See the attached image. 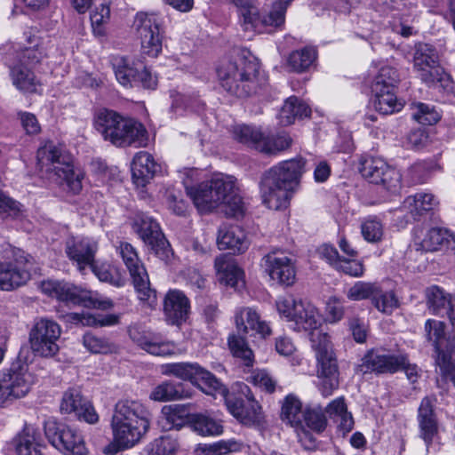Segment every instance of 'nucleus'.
Listing matches in <instances>:
<instances>
[{
    "label": "nucleus",
    "mask_w": 455,
    "mask_h": 455,
    "mask_svg": "<svg viewBox=\"0 0 455 455\" xmlns=\"http://www.w3.org/2000/svg\"><path fill=\"white\" fill-rule=\"evenodd\" d=\"M305 164L303 158H293L266 171L259 182L263 204L275 211L287 208L293 191L299 184Z\"/></svg>",
    "instance_id": "nucleus-1"
},
{
    "label": "nucleus",
    "mask_w": 455,
    "mask_h": 455,
    "mask_svg": "<svg viewBox=\"0 0 455 455\" xmlns=\"http://www.w3.org/2000/svg\"><path fill=\"white\" fill-rule=\"evenodd\" d=\"M187 193L202 213L225 205L226 213L229 216L239 218L243 214V203L235 190L233 177L224 174L214 175L211 180L197 186L188 187Z\"/></svg>",
    "instance_id": "nucleus-2"
},
{
    "label": "nucleus",
    "mask_w": 455,
    "mask_h": 455,
    "mask_svg": "<svg viewBox=\"0 0 455 455\" xmlns=\"http://www.w3.org/2000/svg\"><path fill=\"white\" fill-rule=\"evenodd\" d=\"M217 76L220 86L237 98H247L257 93L267 83L254 57L238 56L234 60H222L217 68Z\"/></svg>",
    "instance_id": "nucleus-3"
},
{
    "label": "nucleus",
    "mask_w": 455,
    "mask_h": 455,
    "mask_svg": "<svg viewBox=\"0 0 455 455\" xmlns=\"http://www.w3.org/2000/svg\"><path fill=\"white\" fill-rule=\"evenodd\" d=\"M150 413L139 400L123 399L116 403L111 421L114 443L119 449L137 444L148 431Z\"/></svg>",
    "instance_id": "nucleus-4"
},
{
    "label": "nucleus",
    "mask_w": 455,
    "mask_h": 455,
    "mask_svg": "<svg viewBox=\"0 0 455 455\" xmlns=\"http://www.w3.org/2000/svg\"><path fill=\"white\" fill-rule=\"evenodd\" d=\"M94 126L105 140L116 147L146 145L145 127L132 119L124 118L114 110L100 109L94 116Z\"/></svg>",
    "instance_id": "nucleus-5"
},
{
    "label": "nucleus",
    "mask_w": 455,
    "mask_h": 455,
    "mask_svg": "<svg viewBox=\"0 0 455 455\" xmlns=\"http://www.w3.org/2000/svg\"><path fill=\"white\" fill-rule=\"evenodd\" d=\"M311 347L315 352L317 376L321 379L319 388L322 395L327 397L339 386L338 360L326 332H313Z\"/></svg>",
    "instance_id": "nucleus-6"
},
{
    "label": "nucleus",
    "mask_w": 455,
    "mask_h": 455,
    "mask_svg": "<svg viewBox=\"0 0 455 455\" xmlns=\"http://www.w3.org/2000/svg\"><path fill=\"white\" fill-rule=\"evenodd\" d=\"M413 71L417 77L428 87L448 89L450 76L439 63L436 49L426 43H418L414 46L412 56Z\"/></svg>",
    "instance_id": "nucleus-7"
},
{
    "label": "nucleus",
    "mask_w": 455,
    "mask_h": 455,
    "mask_svg": "<svg viewBox=\"0 0 455 455\" xmlns=\"http://www.w3.org/2000/svg\"><path fill=\"white\" fill-rule=\"evenodd\" d=\"M41 290L44 294L68 304L99 309H108L113 306L111 300H100L93 297L92 291L66 282L44 281Z\"/></svg>",
    "instance_id": "nucleus-8"
},
{
    "label": "nucleus",
    "mask_w": 455,
    "mask_h": 455,
    "mask_svg": "<svg viewBox=\"0 0 455 455\" xmlns=\"http://www.w3.org/2000/svg\"><path fill=\"white\" fill-rule=\"evenodd\" d=\"M116 250L130 273L139 299L154 307L156 304V291L150 286L148 272L136 249L127 242H120Z\"/></svg>",
    "instance_id": "nucleus-9"
},
{
    "label": "nucleus",
    "mask_w": 455,
    "mask_h": 455,
    "mask_svg": "<svg viewBox=\"0 0 455 455\" xmlns=\"http://www.w3.org/2000/svg\"><path fill=\"white\" fill-rule=\"evenodd\" d=\"M132 228L161 260L171 259L172 250L156 220L147 213L138 212L133 218Z\"/></svg>",
    "instance_id": "nucleus-10"
},
{
    "label": "nucleus",
    "mask_w": 455,
    "mask_h": 455,
    "mask_svg": "<svg viewBox=\"0 0 455 455\" xmlns=\"http://www.w3.org/2000/svg\"><path fill=\"white\" fill-rule=\"evenodd\" d=\"M44 435L50 443L65 455H87L82 435L69 426L48 420L44 422Z\"/></svg>",
    "instance_id": "nucleus-11"
},
{
    "label": "nucleus",
    "mask_w": 455,
    "mask_h": 455,
    "mask_svg": "<svg viewBox=\"0 0 455 455\" xmlns=\"http://www.w3.org/2000/svg\"><path fill=\"white\" fill-rule=\"evenodd\" d=\"M61 334L60 326L53 320L42 317L38 319L29 331L31 350L42 357H52L60 349L58 340Z\"/></svg>",
    "instance_id": "nucleus-12"
},
{
    "label": "nucleus",
    "mask_w": 455,
    "mask_h": 455,
    "mask_svg": "<svg viewBox=\"0 0 455 455\" xmlns=\"http://www.w3.org/2000/svg\"><path fill=\"white\" fill-rule=\"evenodd\" d=\"M34 382L33 375L25 364H12L0 379V406H6L27 395Z\"/></svg>",
    "instance_id": "nucleus-13"
},
{
    "label": "nucleus",
    "mask_w": 455,
    "mask_h": 455,
    "mask_svg": "<svg viewBox=\"0 0 455 455\" xmlns=\"http://www.w3.org/2000/svg\"><path fill=\"white\" fill-rule=\"evenodd\" d=\"M162 20L156 13L140 12L136 14L134 26L140 40L142 53L157 57L162 51Z\"/></svg>",
    "instance_id": "nucleus-14"
},
{
    "label": "nucleus",
    "mask_w": 455,
    "mask_h": 455,
    "mask_svg": "<svg viewBox=\"0 0 455 455\" xmlns=\"http://www.w3.org/2000/svg\"><path fill=\"white\" fill-rule=\"evenodd\" d=\"M242 390L243 395L228 394L225 398L228 411L242 424L259 425L263 420V411L251 389L245 386Z\"/></svg>",
    "instance_id": "nucleus-15"
},
{
    "label": "nucleus",
    "mask_w": 455,
    "mask_h": 455,
    "mask_svg": "<svg viewBox=\"0 0 455 455\" xmlns=\"http://www.w3.org/2000/svg\"><path fill=\"white\" fill-rule=\"evenodd\" d=\"M128 335L134 344L150 355L166 356L175 354L176 346L173 342L164 339L159 333L141 325L130 326Z\"/></svg>",
    "instance_id": "nucleus-16"
},
{
    "label": "nucleus",
    "mask_w": 455,
    "mask_h": 455,
    "mask_svg": "<svg viewBox=\"0 0 455 455\" xmlns=\"http://www.w3.org/2000/svg\"><path fill=\"white\" fill-rule=\"evenodd\" d=\"M360 172L371 183L382 184L388 190L395 189L401 180L400 173L383 159L368 157L361 161Z\"/></svg>",
    "instance_id": "nucleus-17"
},
{
    "label": "nucleus",
    "mask_w": 455,
    "mask_h": 455,
    "mask_svg": "<svg viewBox=\"0 0 455 455\" xmlns=\"http://www.w3.org/2000/svg\"><path fill=\"white\" fill-rule=\"evenodd\" d=\"M436 402L435 395L425 396L419 406L417 421L419 427V436L427 447V452L437 438L439 434V422L436 414Z\"/></svg>",
    "instance_id": "nucleus-18"
},
{
    "label": "nucleus",
    "mask_w": 455,
    "mask_h": 455,
    "mask_svg": "<svg viewBox=\"0 0 455 455\" xmlns=\"http://www.w3.org/2000/svg\"><path fill=\"white\" fill-rule=\"evenodd\" d=\"M413 237L418 250L431 252L444 249L455 251V235L444 228L434 227L426 231L417 228Z\"/></svg>",
    "instance_id": "nucleus-19"
},
{
    "label": "nucleus",
    "mask_w": 455,
    "mask_h": 455,
    "mask_svg": "<svg viewBox=\"0 0 455 455\" xmlns=\"http://www.w3.org/2000/svg\"><path fill=\"white\" fill-rule=\"evenodd\" d=\"M404 363L403 354H390L383 349H371L362 359L359 365L364 374H393L399 371V365Z\"/></svg>",
    "instance_id": "nucleus-20"
},
{
    "label": "nucleus",
    "mask_w": 455,
    "mask_h": 455,
    "mask_svg": "<svg viewBox=\"0 0 455 455\" xmlns=\"http://www.w3.org/2000/svg\"><path fill=\"white\" fill-rule=\"evenodd\" d=\"M60 411L63 414H74L78 419L93 424L99 419L94 407L76 388L67 390L61 399Z\"/></svg>",
    "instance_id": "nucleus-21"
},
{
    "label": "nucleus",
    "mask_w": 455,
    "mask_h": 455,
    "mask_svg": "<svg viewBox=\"0 0 455 455\" xmlns=\"http://www.w3.org/2000/svg\"><path fill=\"white\" fill-rule=\"evenodd\" d=\"M263 260L266 271L272 280L287 286L294 283L296 278L295 267L291 259L284 253L272 251L267 254Z\"/></svg>",
    "instance_id": "nucleus-22"
},
{
    "label": "nucleus",
    "mask_w": 455,
    "mask_h": 455,
    "mask_svg": "<svg viewBox=\"0 0 455 455\" xmlns=\"http://www.w3.org/2000/svg\"><path fill=\"white\" fill-rule=\"evenodd\" d=\"M97 251L98 243L89 238L70 237L65 243L68 258L77 265L80 272L92 265Z\"/></svg>",
    "instance_id": "nucleus-23"
},
{
    "label": "nucleus",
    "mask_w": 455,
    "mask_h": 455,
    "mask_svg": "<svg viewBox=\"0 0 455 455\" xmlns=\"http://www.w3.org/2000/svg\"><path fill=\"white\" fill-rule=\"evenodd\" d=\"M27 262V257L20 255L15 262L0 263V290H14L29 280V271L25 268Z\"/></svg>",
    "instance_id": "nucleus-24"
},
{
    "label": "nucleus",
    "mask_w": 455,
    "mask_h": 455,
    "mask_svg": "<svg viewBox=\"0 0 455 455\" xmlns=\"http://www.w3.org/2000/svg\"><path fill=\"white\" fill-rule=\"evenodd\" d=\"M425 296L428 309L435 315L445 311L455 331V295L451 297L440 286L431 285L426 289Z\"/></svg>",
    "instance_id": "nucleus-25"
},
{
    "label": "nucleus",
    "mask_w": 455,
    "mask_h": 455,
    "mask_svg": "<svg viewBox=\"0 0 455 455\" xmlns=\"http://www.w3.org/2000/svg\"><path fill=\"white\" fill-rule=\"evenodd\" d=\"M189 301L179 290L169 291L164 301V312L169 323L180 325L186 321L189 312Z\"/></svg>",
    "instance_id": "nucleus-26"
},
{
    "label": "nucleus",
    "mask_w": 455,
    "mask_h": 455,
    "mask_svg": "<svg viewBox=\"0 0 455 455\" xmlns=\"http://www.w3.org/2000/svg\"><path fill=\"white\" fill-rule=\"evenodd\" d=\"M160 170V165L148 152L140 151L134 156L132 163V174L137 187H146Z\"/></svg>",
    "instance_id": "nucleus-27"
},
{
    "label": "nucleus",
    "mask_w": 455,
    "mask_h": 455,
    "mask_svg": "<svg viewBox=\"0 0 455 455\" xmlns=\"http://www.w3.org/2000/svg\"><path fill=\"white\" fill-rule=\"evenodd\" d=\"M215 268L220 281L228 286L240 289L244 286L243 271L229 255H221L215 259Z\"/></svg>",
    "instance_id": "nucleus-28"
},
{
    "label": "nucleus",
    "mask_w": 455,
    "mask_h": 455,
    "mask_svg": "<svg viewBox=\"0 0 455 455\" xmlns=\"http://www.w3.org/2000/svg\"><path fill=\"white\" fill-rule=\"evenodd\" d=\"M37 167L46 172L52 170L55 166H60L71 161V155L67 153L61 147L52 141H47L41 146L36 152Z\"/></svg>",
    "instance_id": "nucleus-29"
},
{
    "label": "nucleus",
    "mask_w": 455,
    "mask_h": 455,
    "mask_svg": "<svg viewBox=\"0 0 455 455\" xmlns=\"http://www.w3.org/2000/svg\"><path fill=\"white\" fill-rule=\"evenodd\" d=\"M217 243L220 250H230L233 253H242L249 247L245 232L238 226L221 228L219 230Z\"/></svg>",
    "instance_id": "nucleus-30"
},
{
    "label": "nucleus",
    "mask_w": 455,
    "mask_h": 455,
    "mask_svg": "<svg viewBox=\"0 0 455 455\" xmlns=\"http://www.w3.org/2000/svg\"><path fill=\"white\" fill-rule=\"evenodd\" d=\"M235 324L237 331L242 333H248L251 330L262 338L271 334L268 324L261 321L259 314L251 307L243 308L236 313Z\"/></svg>",
    "instance_id": "nucleus-31"
},
{
    "label": "nucleus",
    "mask_w": 455,
    "mask_h": 455,
    "mask_svg": "<svg viewBox=\"0 0 455 455\" xmlns=\"http://www.w3.org/2000/svg\"><path fill=\"white\" fill-rule=\"evenodd\" d=\"M438 204L434 195L421 192L407 196L403 202L401 209L417 220L423 214L434 210Z\"/></svg>",
    "instance_id": "nucleus-32"
},
{
    "label": "nucleus",
    "mask_w": 455,
    "mask_h": 455,
    "mask_svg": "<svg viewBox=\"0 0 455 455\" xmlns=\"http://www.w3.org/2000/svg\"><path fill=\"white\" fill-rule=\"evenodd\" d=\"M54 172L60 180V185H66L68 192L77 195L82 191L84 172L73 164L72 157L70 162L55 166Z\"/></svg>",
    "instance_id": "nucleus-33"
},
{
    "label": "nucleus",
    "mask_w": 455,
    "mask_h": 455,
    "mask_svg": "<svg viewBox=\"0 0 455 455\" xmlns=\"http://www.w3.org/2000/svg\"><path fill=\"white\" fill-rule=\"evenodd\" d=\"M234 5L237 9L240 23L244 30L261 32V17L253 0H234Z\"/></svg>",
    "instance_id": "nucleus-34"
},
{
    "label": "nucleus",
    "mask_w": 455,
    "mask_h": 455,
    "mask_svg": "<svg viewBox=\"0 0 455 455\" xmlns=\"http://www.w3.org/2000/svg\"><path fill=\"white\" fill-rule=\"evenodd\" d=\"M191 396V392L185 385L172 380H165L155 387L149 398L155 402L182 400Z\"/></svg>",
    "instance_id": "nucleus-35"
},
{
    "label": "nucleus",
    "mask_w": 455,
    "mask_h": 455,
    "mask_svg": "<svg viewBox=\"0 0 455 455\" xmlns=\"http://www.w3.org/2000/svg\"><path fill=\"white\" fill-rule=\"evenodd\" d=\"M325 412L332 419L337 429L343 435L349 433L354 427V419L347 411V404L343 396L338 397L331 402L325 408Z\"/></svg>",
    "instance_id": "nucleus-36"
},
{
    "label": "nucleus",
    "mask_w": 455,
    "mask_h": 455,
    "mask_svg": "<svg viewBox=\"0 0 455 455\" xmlns=\"http://www.w3.org/2000/svg\"><path fill=\"white\" fill-rule=\"evenodd\" d=\"M298 309L299 312H297L293 319V328L297 331H309L311 339L313 332L322 331L318 329L320 324L318 310L313 304L307 301L299 305Z\"/></svg>",
    "instance_id": "nucleus-37"
},
{
    "label": "nucleus",
    "mask_w": 455,
    "mask_h": 455,
    "mask_svg": "<svg viewBox=\"0 0 455 455\" xmlns=\"http://www.w3.org/2000/svg\"><path fill=\"white\" fill-rule=\"evenodd\" d=\"M311 113L309 107L302 102L296 96L288 98L281 108L278 118L282 125H289L294 122L297 117L308 116Z\"/></svg>",
    "instance_id": "nucleus-38"
},
{
    "label": "nucleus",
    "mask_w": 455,
    "mask_h": 455,
    "mask_svg": "<svg viewBox=\"0 0 455 455\" xmlns=\"http://www.w3.org/2000/svg\"><path fill=\"white\" fill-rule=\"evenodd\" d=\"M233 138L242 143L260 152L261 144H263L265 134L261 130L255 126L247 124H238L233 127Z\"/></svg>",
    "instance_id": "nucleus-39"
},
{
    "label": "nucleus",
    "mask_w": 455,
    "mask_h": 455,
    "mask_svg": "<svg viewBox=\"0 0 455 455\" xmlns=\"http://www.w3.org/2000/svg\"><path fill=\"white\" fill-rule=\"evenodd\" d=\"M10 68L12 83L20 91L25 92H36L37 82L29 68L12 63Z\"/></svg>",
    "instance_id": "nucleus-40"
},
{
    "label": "nucleus",
    "mask_w": 455,
    "mask_h": 455,
    "mask_svg": "<svg viewBox=\"0 0 455 455\" xmlns=\"http://www.w3.org/2000/svg\"><path fill=\"white\" fill-rule=\"evenodd\" d=\"M41 443L40 430L32 426H27L24 428V435L17 445L18 455H43L38 449Z\"/></svg>",
    "instance_id": "nucleus-41"
},
{
    "label": "nucleus",
    "mask_w": 455,
    "mask_h": 455,
    "mask_svg": "<svg viewBox=\"0 0 455 455\" xmlns=\"http://www.w3.org/2000/svg\"><path fill=\"white\" fill-rule=\"evenodd\" d=\"M204 393L207 395H214L216 393L224 395H228V389L218 379L212 372L200 367L196 376V381L194 383Z\"/></svg>",
    "instance_id": "nucleus-42"
},
{
    "label": "nucleus",
    "mask_w": 455,
    "mask_h": 455,
    "mask_svg": "<svg viewBox=\"0 0 455 455\" xmlns=\"http://www.w3.org/2000/svg\"><path fill=\"white\" fill-rule=\"evenodd\" d=\"M282 419L291 427H303L304 411L300 401L294 395H287L282 407Z\"/></svg>",
    "instance_id": "nucleus-43"
},
{
    "label": "nucleus",
    "mask_w": 455,
    "mask_h": 455,
    "mask_svg": "<svg viewBox=\"0 0 455 455\" xmlns=\"http://www.w3.org/2000/svg\"><path fill=\"white\" fill-rule=\"evenodd\" d=\"M382 92H372L375 109L382 115H390L403 108V103L397 100L395 90L385 89Z\"/></svg>",
    "instance_id": "nucleus-44"
},
{
    "label": "nucleus",
    "mask_w": 455,
    "mask_h": 455,
    "mask_svg": "<svg viewBox=\"0 0 455 455\" xmlns=\"http://www.w3.org/2000/svg\"><path fill=\"white\" fill-rule=\"evenodd\" d=\"M316 59V52L314 48L304 47L300 50L293 51L288 57V66L297 73L307 70Z\"/></svg>",
    "instance_id": "nucleus-45"
},
{
    "label": "nucleus",
    "mask_w": 455,
    "mask_h": 455,
    "mask_svg": "<svg viewBox=\"0 0 455 455\" xmlns=\"http://www.w3.org/2000/svg\"><path fill=\"white\" fill-rule=\"evenodd\" d=\"M116 80L124 87H133L136 85L139 68L133 67L125 58H117L113 64Z\"/></svg>",
    "instance_id": "nucleus-46"
},
{
    "label": "nucleus",
    "mask_w": 455,
    "mask_h": 455,
    "mask_svg": "<svg viewBox=\"0 0 455 455\" xmlns=\"http://www.w3.org/2000/svg\"><path fill=\"white\" fill-rule=\"evenodd\" d=\"M191 424L194 430L204 436L219 435L223 432L221 423L206 414L193 415Z\"/></svg>",
    "instance_id": "nucleus-47"
},
{
    "label": "nucleus",
    "mask_w": 455,
    "mask_h": 455,
    "mask_svg": "<svg viewBox=\"0 0 455 455\" xmlns=\"http://www.w3.org/2000/svg\"><path fill=\"white\" fill-rule=\"evenodd\" d=\"M200 367L196 363H173L165 364L163 372L165 375H172L182 380L190 381L194 385Z\"/></svg>",
    "instance_id": "nucleus-48"
},
{
    "label": "nucleus",
    "mask_w": 455,
    "mask_h": 455,
    "mask_svg": "<svg viewBox=\"0 0 455 455\" xmlns=\"http://www.w3.org/2000/svg\"><path fill=\"white\" fill-rule=\"evenodd\" d=\"M228 347L235 357L240 358L246 367H251L254 362L252 350L248 347L244 338L240 335H230L228 337Z\"/></svg>",
    "instance_id": "nucleus-49"
},
{
    "label": "nucleus",
    "mask_w": 455,
    "mask_h": 455,
    "mask_svg": "<svg viewBox=\"0 0 455 455\" xmlns=\"http://www.w3.org/2000/svg\"><path fill=\"white\" fill-rule=\"evenodd\" d=\"M293 0H275L269 12L261 18L262 28L264 27L279 28L284 24L287 7Z\"/></svg>",
    "instance_id": "nucleus-50"
},
{
    "label": "nucleus",
    "mask_w": 455,
    "mask_h": 455,
    "mask_svg": "<svg viewBox=\"0 0 455 455\" xmlns=\"http://www.w3.org/2000/svg\"><path fill=\"white\" fill-rule=\"evenodd\" d=\"M90 267L101 282L108 283L115 287H123L125 283V278L118 272L117 269L109 265H98L94 261Z\"/></svg>",
    "instance_id": "nucleus-51"
},
{
    "label": "nucleus",
    "mask_w": 455,
    "mask_h": 455,
    "mask_svg": "<svg viewBox=\"0 0 455 455\" xmlns=\"http://www.w3.org/2000/svg\"><path fill=\"white\" fill-rule=\"evenodd\" d=\"M361 233L364 240L369 243H379L384 235V227L376 216H369L361 222Z\"/></svg>",
    "instance_id": "nucleus-52"
},
{
    "label": "nucleus",
    "mask_w": 455,
    "mask_h": 455,
    "mask_svg": "<svg viewBox=\"0 0 455 455\" xmlns=\"http://www.w3.org/2000/svg\"><path fill=\"white\" fill-rule=\"evenodd\" d=\"M380 291V286L377 283L355 282L347 291V297L350 300L359 301L372 299L375 294Z\"/></svg>",
    "instance_id": "nucleus-53"
},
{
    "label": "nucleus",
    "mask_w": 455,
    "mask_h": 455,
    "mask_svg": "<svg viewBox=\"0 0 455 455\" xmlns=\"http://www.w3.org/2000/svg\"><path fill=\"white\" fill-rule=\"evenodd\" d=\"M84 346L94 354H108L116 352L117 347L105 337L85 333L83 337Z\"/></svg>",
    "instance_id": "nucleus-54"
},
{
    "label": "nucleus",
    "mask_w": 455,
    "mask_h": 455,
    "mask_svg": "<svg viewBox=\"0 0 455 455\" xmlns=\"http://www.w3.org/2000/svg\"><path fill=\"white\" fill-rule=\"evenodd\" d=\"M412 118L424 125H432L440 119L439 113L427 104L422 102L411 103Z\"/></svg>",
    "instance_id": "nucleus-55"
},
{
    "label": "nucleus",
    "mask_w": 455,
    "mask_h": 455,
    "mask_svg": "<svg viewBox=\"0 0 455 455\" xmlns=\"http://www.w3.org/2000/svg\"><path fill=\"white\" fill-rule=\"evenodd\" d=\"M397 71L388 66L382 67L371 85L372 92H382L381 90H395L398 82Z\"/></svg>",
    "instance_id": "nucleus-56"
},
{
    "label": "nucleus",
    "mask_w": 455,
    "mask_h": 455,
    "mask_svg": "<svg viewBox=\"0 0 455 455\" xmlns=\"http://www.w3.org/2000/svg\"><path fill=\"white\" fill-rule=\"evenodd\" d=\"M372 305L381 313L390 315L399 307V300L393 291H380L371 299Z\"/></svg>",
    "instance_id": "nucleus-57"
},
{
    "label": "nucleus",
    "mask_w": 455,
    "mask_h": 455,
    "mask_svg": "<svg viewBox=\"0 0 455 455\" xmlns=\"http://www.w3.org/2000/svg\"><path fill=\"white\" fill-rule=\"evenodd\" d=\"M235 441H219L212 444H199L195 451L196 455H224L237 450Z\"/></svg>",
    "instance_id": "nucleus-58"
},
{
    "label": "nucleus",
    "mask_w": 455,
    "mask_h": 455,
    "mask_svg": "<svg viewBox=\"0 0 455 455\" xmlns=\"http://www.w3.org/2000/svg\"><path fill=\"white\" fill-rule=\"evenodd\" d=\"M291 144V137L286 133H281L276 136L265 135L263 144L260 147V152L265 154H275L276 152L288 148Z\"/></svg>",
    "instance_id": "nucleus-59"
},
{
    "label": "nucleus",
    "mask_w": 455,
    "mask_h": 455,
    "mask_svg": "<svg viewBox=\"0 0 455 455\" xmlns=\"http://www.w3.org/2000/svg\"><path fill=\"white\" fill-rule=\"evenodd\" d=\"M71 319L88 326H111L118 323V316L115 315L95 316L75 313L71 315Z\"/></svg>",
    "instance_id": "nucleus-60"
},
{
    "label": "nucleus",
    "mask_w": 455,
    "mask_h": 455,
    "mask_svg": "<svg viewBox=\"0 0 455 455\" xmlns=\"http://www.w3.org/2000/svg\"><path fill=\"white\" fill-rule=\"evenodd\" d=\"M303 423L316 432H322L327 425V419L321 407L308 408L304 411Z\"/></svg>",
    "instance_id": "nucleus-61"
},
{
    "label": "nucleus",
    "mask_w": 455,
    "mask_h": 455,
    "mask_svg": "<svg viewBox=\"0 0 455 455\" xmlns=\"http://www.w3.org/2000/svg\"><path fill=\"white\" fill-rule=\"evenodd\" d=\"M303 302L302 299H297L292 295H287L278 299L276 308L281 315L287 318L288 321L293 322L297 312H299V305H302Z\"/></svg>",
    "instance_id": "nucleus-62"
},
{
    "label": "nucleus",
    "mask_w": 455,
    "mask_h": 455,
    "mask_svg": "<svg viewBox=\"0 0 455 455\" xmlns=\"http://www.w3.org/2000/svg\"><path fill=\"white\" fill-rule=\"evenodd\" d=\"M248 381L270 394L275 390L276 381L263 370L253 371L248 378Z\"/></svg>",
    "instance_id": "nucleus-63"
},
{
    "label": "nucleus",
    "mask_w": 455,
    "mask_h": 455,
    "mask_svg": "<svg viewBox=\"0 0 455 455\" xmlns=\"http://www.w3.org/2000/svg\"><path fill=\"white\" fill-rule=\"evenodd\" d=\"M44 54L38 48H26L17 53L14 64L31 68L41 61Z\"/></svg>",
    "instance_id": "nucleus-64"
}]
</instances>
